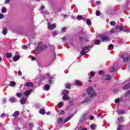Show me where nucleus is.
<instances>
[{
	"label": "nucleus",
	"mask_w": 130,
	"mask_h": 130,
	"mask_svg": "<svg viewBox=\"0 0 130 130\" xmlns=\"http://www.w3.org/2000/svg\"><path fill=\"white\" fill-rule=\"evenodd\" d=\"M115 103H119V100L118 99H117L115 100Z\"/></svg>",
	"instance_id": "nucleus-50"
},
{
	"label": "nucleus",
	"mask_w": 130,
	"mask_h": 130,
	"mask_svg": "<svg viewBox=\"0 0 130 130\" xmlns=\"http://www.w3.org/2000/svg\"><path fill=\"white\" fill-rule=\"evenodd\" d=\"M87 94L89 95V97H94V96L97 95V93L92 86H90L87 89Z\"/></svg>",
	"instance_id": "nucleus-2"
},
{
	"label": "nucleus",
	"mask_w": 130,
	"mask_h": 130,
	"mask_svg": "<svg viewBox=\"0 0 130 130\" xmlns=\"http://www.w3.org/2000/svg\"><path fill=\"white\" fill-rule=\"evenodd\" d=\"M121 129V125L119 124L118 127L117 128V130H120Z\"/></svg>",
	"instance_id": "nucleus-49"
},
{
	"label": "nucleus",
	"mask_w": 130,
	"mask_h": 130,
	"mask_svg": "<svg viewBox=\"0 0 130 130\" xmlns=\"http://www.w3.org/2000/svg\"><path fill=\"white\" fill-rule=\"evenodd\" d=\"M114 71H115V69L114 68H112L110 69V71L111 72V73H113Z\"/></svg>",
	"instance_id": "nucleus-44"
},
{
	"label": "nucleus",
	"mask_w": 130,
	"mask_h": 130,
	"mask_svg": "<svg viewBox=\"0 0 130 130\" xmlns=\"http://www.w3.org/2000/svg\"><path fill=\"white\" fill-rule=\"evenodd\" d=\"M118 120H119V121H120V122H118V123L119 124V123H121V122H122V121H123V118L121 117L120 119L118 118Z\"/></svg>",
	"instance_id": "nucleus-30"
},
{
	"label": "nucleus",
	"mask_w": 130,
	"mask_h": 130,
	"mask_svg": "<svg viewBox=\"0 0 130 130\" xmlns=\"http://www.w3.org/2000/svg\"><path fill=\"white\" fill-rule=\"evenodd\" d=\"M56 27V24H52L51 25V24H50V23H48V28L50 30H53V29H54V28H55Z\"/></svg>",
	"instance_id": "nucleus-7"
},
{
	"label": "nucleus",
	"mask_w": 130,
	"mask_h": 130,
	"mask_svg": "<svg viewBox=\"0 0 130 130\" xmlns=\"http://www.w3.org/2000/svg\"><path fill=\"white\" fill-rule=\"evenodd\" d=\"M100 15V11H96V16H97V17H98V16Z\"/></svg>",
	"instance_id": "nucleus-46"
},
{
	"label": "nucleus",
	"mask_w": 130,
	"mask_h": 130,
	"mask_svg": "<svg viewBox=\"0 0 130 130\" xmlns=\"http://www.w3.org/2000/svg\"><path fill=\"white\" fill-rule=\"evenodd\" d=\"M77 20H79V21H81V20H82V16H81L80 15H78L77 16Z\"/></svg>",
	"instance_id": "nucleus-38"
},
{
	"label": "nucleus",
	"mask_w": 130,
	"mask_h": 130,
	"mask_svg": "<svg viewBox=\"0 0 130 130\" xmlns=\"http://www.w3.org/2000/svg\"><path fill=\"white\" fill-rule=\"evenodd\" d=\"M16 96H17V97L20 98V97H21V96H22V94H21V93H20V92H17V94H16Z\"/></svg>",
	"instance_id": "nucleus-42"
},
{
	"label": "nucleus",
	"mask_w": 130,
	"mask_h": 130,
	"mask_svg": "<svg viewBox=\"0 0 130 130\" xmlns=\"http://www.w3.org/2000/svg\"><path fill=\"white\" fill-rule=\"evenodd\" d=\"M20 114V113H19V111H16L13 114V117H16V116H18Z\"/></svg>",
	"instance_id": "nucleus-17"
},
{
	"label": "nucleus",
	"mask_w": 130,
	"mask_h": 130,
	"mask_svg": "<svg viewBox=\"0 0 130 130\" xmlns=\"http://www.w3.org/2000/svg\"><path fill=\"white\" fill-rule=\"evenodd\" d=\"M89 101H90V98H87L84 101H82V103L83 104L88 103Z\"/></svg>",
	"instance_id": "nucleus-15"
},
{
	"label": "nucleus",
	"mask_w": 130,
	"mask_h": 130,
	"mask_svg": "<svg viewBox=\"0 0 130 130\" xmlns=\"http://www.w3.org/2000/svg\"><path fill=\"white\" fill-rule=\"evenodd\" d=\"M26 102V99H22L21 100H20V103L22 104H25Z\"/></svg>",
	"instance_id": "nucleus-25"
},
{
	"label": "nucleus",
	"mask_w": 130,
	"mask_h": 130,
	"mask_svg": "<svg viewBox=\"0 0 130 130\" xmlns=\"http://www.w3.org/2000/svg\"><path fill=\"white\" fill-rule=\"evenodd\" d=\"M69 103L70 105H74V103H73V102H70Z\"/></svg>",
	"instance_id": "nucleus-61"
},
{
	"label": "nucleus",
	"mask_w": 130,
	"mask_h": 130,
	"mask_svg": "<svg viewBox=\"0 0 130 130\" xmlns=\"http://www.w3.org/2000/svg\"><path fill=\"white\" fill-rule=\"evenodd\" d=\"M126 55L124 54L121 55V58H123L124 62H127L129 60H130V56L129 57H126Z\"/></svg>",
	"instance_id": "nucleus-6"
},
{
	"label": "nucleus",
	"mask_w": 130,
	"mask_h": 130,
	"mask_svg": "<svg viewBox=\"0 0 130 130\" xmlns=\"http://www.w3.org/2000/svg\"><path fill=\"white\" fill-rule=\"evenodd\" d=\"M41 10H44V6H42L41 7Z\"/></svg>",
	"instance_id": "nucleus-60"
},
{
	"label": "nucleus",
	"mask_w": 130,
	"mask_h": 130,
	"mask_svg": "<svg viewBox=\"0 0 130 130\" xmlns=\"http://www.w3.org/2000/svg\"><path fill=\"white\" fill-rule=\"evenodd\" d=\"M61 39H62L63 41H66V40H67V38L64 37L63 38H61Z\"/></svg>",
	"instance_id": "nucleus-55"
},
{
	"label": "nucleus",
	"mask_w": 130,
	"mask_h": 130,
	"mask_svg": "<svg viewBox=\"0 0 130 130\" xmlns=\"http://www.w3.org/2000/svg\"><path fill=\"white\" fill-rule=\"evenodd\" d=\"M90 127L91 129H95V128H96V126H95L94 124H92L91 125Z\"/></svg>",
	"instance_id": "nucleus-37"
},
{
	"label": "nucleus",
	"mask_w": 130,
	"mask_h": 130,
	"mask_svg": "<svg viewBox=\"0 0 130 130\" xmlns=\"http://www.w3.org/2000/svg\"><path fill=\"white\" fill-rule=\"evenodd\" d=\"M91 47L90 46H86L82 48V50L80 52L81 55H85V53L89 52V49Z\"/></svg>",
	"instance_id": "nucleus-4"
},
{
	"label": "nucleus",
	"mask_w": 130,
	"mask_h": 130,
	"mask_svg": "<svg viewBox=\"0 0 130 130\" xmlns=\"http://www.w3.org/2000/svg\"><path fill=\"white\" fill-rule=\"evenodd\" d=\"M62 94L63 95H67V94H69V90H64L62 92Z\"/></svg>",
	"instance_id": "nucleus-22"
},
{
	"label": "nucleus",
	"mask_w": 130,
	"mask_h": 130,
	"mask_svg": "<svg viewBox=\"0 0 130 130\" xmlns=\"http://www.w3.org/2000/svg\"><path fill=\"white\" fill-rule=\"evenodd\" d=\"M4 14L1 13L0 14V19H4Z\"/></svg>",
	"instance_id": "nucleus-47"
},
{
	"label": "nucleus",
	"mask_w": 130,
	"mask_h": 130,
	"mask_svg": "<svg viewBox=\"0 0 130 130\" xmlns=\"http://www.w3.org/2000/svg\"><path fill=\"white\" fill-rule=\"evenodd\" d=\"M3 103H6V102H7V100H6V99H4L2 101Z\"/></svg>",
	"instance_id": "nucleus-54"
},
{
	"label": "nucleus",
	"mask_w": 130,
	"mask_h": 130,
	"mask_svg": "<svg viewBox=\"0 0 130 130\" xmlns=\"http://www.w3.org/2000/svg\"><path fill=\"white\" fill-rule=\"evenodd\" d=\"M111 79V77L109 75H107L105 76V80H108Z\"/></svg>",
	"instance_id": "nucleus-24"
},
{
	"label": "nucleus",
	"mask_w": 130,
	"mask_h": 130,
	"mask_svg": "<svg viewBox=\"0 0 130 130\" xmlns=\"http://www.w3.org/2000/svg\"><path fill=\"white\" fill-rule=\"evenodd\" d=\"M63 100H69V99H70V97L68 94H63Z\"/></svg>",
	"instance_id": "nucleus-14"
},
{
	"label": "nucleus",
	"mask_w": 130,
	"mask_h": 130,
	"mask_svg": "<svg viewBox=\"0 0 130 130\" xmlns=\"http://www.w3.org/2000/svg\"><path fill=\"white\" fill-rule=\"evenodd\" d=\"M66 30H67V27H62L61 28V32H66Z\"/></svg>",
	"instance_id": "nucleus-40"
},
{
	"label": "nucleus",
	"mask_w": 130,
	"mask_h": 130,
	"mask_svg": "<svg viewBox=\"0 0 130 130\" xmlns=\"http://www.w3.org/2000/svg\"><path fill=\"white\" fill-rule=\"evenodd\" d=\"M26 87H30V88H32L34 84L31 82H28L25 84Z\"/></svg>",
	"instance_id": "nucleus-10"
},
{
	"label": "nucleus",
	"mask_w": 130,
	"mask_h": 130,
	"mask_svg": "<svg viewBox=\"0 0 130 130\" xmlns=\"http://www.w3.org/2000/svg\"><path fill=\"white\" fill-rule=\"evenodd\" d=\"M50 115V112H48L47 113V115Z\"/></svg>",
	"instance_id": "nucleus-63"
},
{
	"label": "nucleus",
	"mask_w": 130,
	"mask_h": 130,
	"mask_svg": "<svg viewBox=\"0 0 130 130\" xmlns=\"http://www.w3.org/2000/svg\"><path fill=\"white\" fill-rule=\"evenodd\" d=\"M18 74L19 76H22V72L21 71H18Z\"/></svg>",
	"instance_id": "nucleus-56"
},
{
	"label": "nucleus",
	"mask_w": 130,
	"mask_h": 130,
	"mask_svg": "<svg viewBox=\"0 0 130 130\" xmlns=\"http://www.w3.org/2000/svg\"><path fill=\"white\" fill-rule=\"evenodd\" d=\"M35 57H32V58H31V60H35Z\"/></svg>",
	"instance_id": "nucleus-62"
},
{
	"label": "nucleus",
	"mask_w": 130,
	"mask_h": 130,
	"mask_svg": "<svg viewBox=\"0 0 130 130\" xmlns=\"http://www.w3.org/2000/svg\"><path fill=\"white\" fill-rule=\"evenodd\" d=\"M52 36L54 37L55 36H56V35H57V32H56V31H53L52 33Z\"/></svg>",
	"instance_id": "nucleus-41"
},
{
	"label": "nucleus",
	"mask_w": 130,
	"mask_h": 130,
	"mask_svg": "<svg viewBox=\"0 0 130 130\" xmlns=\"http://www.w3.org/2000/svg\"><path fill=\"white\" fill-rule=\"evenodd\" d=\"M100 4H101V2L100 1H97L96 2V5H100Z\"/></svg>",
	"instance_id": "nucleus-58"
},
{
	"label": "nucleus",
	"mask_w": 130,
	"mask_h": 130,
	"mask_svg": "<svg viewBox=\"0 0 130 130\" xmlns=\"http://www.w3.org/2000/svg\"><path fill=\"white\" fill-rule=\"evenodd\" d=\"M86 23L89 25H91L92 24V22H91V21L90 20V19H87L86 20Z\"/></svg>",
	"instance_id": "nucleus-31"
},
{
	"label": "nucleus",
	"mask_w": 130,
	"mask_h": 130,
	"mask_svg": "<svg viewBox=\"0 0 130 130\" xmlns=\"http://www.w3.org/2000/svg\"><path fill=\"white\" fill-rule=\"evenodd\" d=\"M90 76L91 77H94V76H95V73L94 72H90Z\"/></svg>",
	"instance_id": "nucleus-45"
},
{
	"label": "nucleus",
	"mask_w": 130,
	"mask_h": 130,
	"mask_svg": "<svg viewBox=\"0 0 130 130\" xmlns=\"http://www.w3.org/2000/svg\"><path fill=\"white\" fill-rule=\"evenodd\" d=\"M65 85H66V88H67V89H70V88H71V85L70 84L67 83Z\"/></svg>",
	"instance_id": "nucleus-35"
},
{
	"label": "nucleus",
	"mask_w": 130,
	"mask_h": 130,
	"mask_svg": "<svg viewBox=\"0 0 130 130\" xmlns=\"http://www.w3.org/2000/svg\"><path fill=\"white\" fill-rule=\"evenodd\" d=\"M6 57L7 58H9L10 57H12V54H11L10 53H7L6 54Z\"/></svg>",
	"instance_id": "nucleus-26"
},
{
	"label": "nucleus",
	"mask_w": 130,
	"mask_h": 130,
	"mask_svg": "<svg viewBox=\"0 0 130 130\" xmlns=\"http://www.w3.org/2000/svg\"><path fill=\"white\" fill-rule=\"evenodd\" d=\"M7 12V8H6V7H3L2 8V13H6Z\"/></svg>",
	"instance_id": "nucleus-27"
},
{
	"label": "nucleus",
	"mask_w": 130,
	"mask_h": 130,
	"mask_svg": "<svg viewBox=\"0 0 130 130\" xmlns=\"http://www.w3.org/2000/svg\"><path fill=\"white\" fill-rule=\"evenodd\" d=\"M9 3H10V0H6L5 4H9Z\"/></svg>",
	"instance_id": "nucleus-57"
},
{
	"label": "nucleus",
	"mask_w": 130,
	"mask_h": 130,
	"mask_svg": "<svg viewBox=\"0 0 130 130\" xmlns=\"http://www.w3.org/2000/svg\"><path fill=\"white\" fill-rule=\"evenodd\" d=\"M15 130H20V128L16 127V128H15Z\"/></svg>",
	"instance_id": "nucleus-64"
},
{
	"label": "nucleus",
	"mask_w": 130,
	"mask_h": 130,
	"mask_svg": "<svg viewBox=\"0 0 130 130\" xmlns=\"http://www.w3.org/2000/svg\"><path fill=\"white\" fill-rule=\"evenodd\" d=\"M129 88H130V83H128L125 86L123 87L122 89H123V90H127V89H129Z\"/></svg>",
	"instance_id": "nucleus-12"
},
{
	"label": "nucleus",
	"mask_w": 130,
	"mask_h": 130,
	"mask_svg": "<svg viewBox=\"0 0 130 130\" xmlns=\"http://www.w3.org/2000/svg\"><path fill=\"white\" fill-rule=\"evenodd\" d=\"M57 106H58V107H59V108H61L62 107V106H63V102H61L59 103L58 104Z\"/></svg>",
	"instance_id": "nucleus-19"
},
{
	"label": "nucleus",
	"mask_w": 130,
	"mask_h": 130,
	"mask_svg": "<svg viewBox=\"0 0 130 130\" xmlns=\"http://www.w3.org/2000/svg\"><path fill=\"white\" fill-rule=\"evenodd\" d=\"M2 33L3 35H6V34H8V29H7V28L6 27L3 28V30L2 31Z\"/></svg>",
	"instance_id": "nucleus-13"
},
{
	"label": "nucleus",
	"mask_w": 130,
	"mask_h": 130,
	"mask_svg": "<svg viewBox=\"0 0 130 130\" xmlns=\"http://www.w3.org/2000/svg\"><path fill=\"white\" fill-rule=\"evenodd\" d=\"M49 88H50V86H49V85L46 84V85L45 86V88H44V90L45 91H48V90H49Z\"/></svg>",
	"instance_id": "nucleus-16"
},
{
	"label": "nucleus",
	"mask_w": 130,
	"mask_h": 130,
	"mask_svg": "<svg viewBox=\"0 0 130 130\" xmlns=\"http://www.w3.org/2000/svg\"><path fill=\"white\" fill-rule=\"evenodd\" d=\"M32 93V89H30L29 90H26L23 94L24 96H26L28 98V96L30 95Z\"/></svg>",
	"instance_id": "nucleus-8"
},
{
	"label": "nucleus",
	"mask_w": 130,
	"mask_h": 130,
	"mask_svg": "<svg viewBox=\"0 0 130 130\" xmlns=\"http://www.w3.org/2000/svg\"><path fill=\"white\" fill-rule=\"evenodd\" d=\"M47 46L46 45H43L42 42H39L38 43V46L36 48V52L39 53L41 50H43V49H46Z\"/></svg>",
	"instance_id": "nucleus-1"
},
{
	"label": "nucleus",
	"mask_w": 130,
	"mask_h": 130,
	"mask_svg": "<svg viewBox=\"0 0 130 130\" xmlns=\"http://www.w3.org/2000/svg\"><path fill=\"white\" fill-rule=\"evenodd\" d=\"M114 93H116V92H118V90L116 89H114Z\"/></svg>",
	"instance_id": "nucleus-59"
},
{
	"label": "nucleus",
	"mask_w": 130,
	"mask_h": 130,
	"mask_svg": "<svg viewBox=\"0 0 130 130\" xmlns=\"http://www.w3.org/2000/svg\"><path fill=\"white\" fill-rule=\"evenodd\" d=\"M111 26H115L116 25V22L115 21H111L110 22Z\"/></svg>",
	"instance_id": "nucleus-29"
},
{
	"label": "nucleus",
	"mask_w": 130,
	"mask_h": 130,
	"mask_svg": "<svg viewBox=\"0 0 130 130\" xmlns=\"http://www.w3.org/2000/svg\"><path fill=\"white\" fill-rule=\"evenodd\" d=\"M62 118H59L58 119V123H61L62 122Z\"/></svg>",
	"instance_id": "nucleus-34"
},
{
	"label": "nucleus",
	"mask_w": 130,
	"mask_h": 130,
	"mask_svg": "<svg viewBox=\"0 0 130 130\" xmlns=\"http://www.w3.org/2000/svg\"><path fill=\"white\" fill-rule=\"evenodd\" d=\"M22 49H27V48H28V46H27V45H23L22 46Z\"/></svg>",
	"instance_id": "nucleus-43"
},
{
	"label": "nucleus",
	"mask_w": 130,
	"mask_h": 130,
	"mask_svg": "<svg viewBox=\"0 0 130 130\" xmlns=\"http://www.w3.org/2000/svg\"><path fill=\"white\" fill-rule=\"evenodd\" d=\"M87 117V116L86 115H83V116H82V120H82V121H85V119H86V117Z\"/></svg>",
	"instance_id": "nucleus-39"
},
{
	"label": "nucleus",
	"mask_w": 130,
	"mask_h": 130,
	"mask_svg": "<svg viewBox=\"0 0 130 130\" xmlns=\"http://www.w3.org/2000/svg\"><path fill=\"white\" fill-rule=\"evenodd\" d=\"M20 59V56L18 55L14 56L13 58V60L14 61H17V60H19Z\"/></svg>",
	"instance_id": "nucleus-11"
},
{
	"label": "nucleus",
	"mask_w": 130,
	"mask_h": 130,
	"mask_svg": "<svg viewBox=\"0 0 130 130\" xmlns=\"http://www.w3.org/2000/svg\"><path fill=\"white\" fill-rule=\"evenodd\" d=\"M59 113H60V114L63 115V114H64V111H60Z\"/></svg>",
	"instance_id": "nucleus-51"
},
{
	"label": "nucleus",
	"mask_w": 130,
	"mask_h": 130,
	"mask_svg": "<svg viewBox=\"0 0 130 130\" xmlns=\"http://www.w3.org/2000/svg\"><path fill=\"white\" fill-rule=\"evenodd\" d=\"M101 43V41L99 40H95L94 42V44H95V45H98L99 44H100Z\"/></svg>",
	"instance_id": "nucleus-21"
},
{
	"label": "nucleus",
	"mask_w": 130,
	"mask_h": 130,
	"mask_svg": "<svg viewBox=\"0 0 130 130\" xmlns=\"http://www.w3.org/2000/svg\"><path fill=\"white\" fill-rule=\"evenodd\" d=\"M100 38L103 42H107V41H109L110 39L106 36L103 35L102 36H100Z\"/></svg>",
	"instance_id": "nucleus-5"
},
{
	"label": "nucleus",
	"mask_w": 130,
	"mask_h": 130,
	"mask_svg": "<svg viewBox=\"0 0 130 130\" xmlns=\"http://www.w3.org/2000/svg\"><path fill=\"white\" fill-rule=\"evenodd\" d=\"M115 30L112 29L111 30V33H116L117 32H119V31H123V26H119L118 25H116L115 27Z\"/></svg>",
	"instance_id": "nucleus-3"
},
{
	"label": "nucleus",
	"mask_w": 130,
	"mask_h": 130,
	"mask_svg": "<svg viewBox=\"0 0 130 130\" xmlns=\"http://www.w3.org/2000/svg\"><path fill=\"white\" fill-rule=\"evenodd\" d=\"M48 83L49 84H52V80L51 79L49 80Z\"/></svg>",
	"instance_id": "nucleus-53"
},
{
	"label": "nucleus",
	"mask_w": 130,
	"mask_h": 130,
	"mask_svg": "<svg viewBox=\"0 0 130 130\" xmlns=\"http://www.w3.org/2000/svg\"><path fill=\"white\" fill-rule=\"evenodd\" d=\"M9 101L11 102V103H15V102H17V99L15 98L12 97L9 99Z\"/></svg>",
	"instance_id": "nucleus-9"
},
{
	"label": "nucleus",
	"mask_w": 130,
	"mask_h": 130,
	"mask_svg": "<svg viewBox=\"0 0 130 130\" xmlns=\"http://www.w3.org/2000/svg\"><path fill=\"white\" fill-rule=\"evenodd\" d=\"M99 75H104V72H103V71H100V72H99Z\"/></svg>",
	"instance_id": "nucleus-48"
},
{
	"label": "nucleus",
	"mask_w": 130,
	"mask_h": 130,
	"mask_svg": "<svg viewBox=\"0 0 130 130\" xmlns=\"http://www.w3.org/2000/svg\"><path fill=\"white\" fill-rule=\"evenodd\" d=\"M8 116H9V115L6 114L5 113H3V114H2L1 115V117H3V118H4V117H8Z\"/></svg>",
	"instance_id": "nucleus-32"
},
{
	"label": "nucleus",
	"mask_w": 130,
	"mask_h": 130,
	"mask_svg": "<svg viewBox=\"0 0 130 130\" xmlns=\"http://www.w3.org/2000/svg\"><path fill=\"white\" fill-rule=\"evenodd\" d=\"M73 116H74V115L72 114L71 116H70L68 118H67L66 120H65V122H64V123H66V122H68V121H69V120H70V119H71V118H72V117H73Z\"/></svg>",
	"instance_id": "nucleus-18"
},
{
	"label": "nucleus",
	"mask_w": 130,
	"mask_h": 130,
	"mask_svg": "<svg viewBox=\"0 0 130 130\" xmlns=\"http://www.w3.org/2000/svg\"><path fill=\"white\" fill-rule=\"evenodd\" d=\"M75 85H79V86H81V85H82V83L79 81H75Z\"/></svg>",
	"instance_id": "nucleus-33"
},
{
	"label": "nucleus",
	"mask_w": 130,
	"mask_h": 130,
	"mask_svg": "<svg viewBox=\"0 0 130 130\" xmlns=\"http://www.w3.org/2000/svg\"><path fill=\"white\" fill-rule=\"evenodd\" d=\"M109 50H111V49H113V45L110 44L109 46Z\"/></svg>",
	"instance_id": "nucleus-36"
},
{
	"label": "nucleus",
	"mask_w": 130,
	"mask_h": 130,
	"mask_svg": "<svg viewBox=\"0 0 130 130\" xmlns=\"http://www.w3.org/2000/svg\"><path fill=\"white\" fill-rule=\"evenodd\" d=\"M15 85H16V82H13V81L10 82V86H11V87H15Z\"/></svg>",
	"instance_id": "nucleus-23"
},
{
	"label": "nucleus",
	"mask_w": 130,
	"mask_h": 130,
	"mask_svg": "<svg viewBox=\"0 0 130 130\" xmlns=\"http://www.w3.org/2000/svg\"><path fill=\"white\" fill-rule=\"evenodd\" d=\"M41 114H45V110L41 109L39 111Z\"/></svg>",
	"instance_id": "nucleus-28"
},
{
	"label": "nucleus",
	"mask_w": 130,
	"mask_h": 130,
	"mask_svg": "<svg viewBox=\"0 0 130 130\" xmlns=\"http://www.w3.org/2000/svg\"><path fill=\"white\" fill-rule=\"evenodd\" d=\"M89 119H90V120H93V119H94V116H91L89 117Z\"/></svg>",
	"instance_id": "nucleus-52"
},
{
	"label": "nucleus",
	"mask_w": 130,
	"mask_h": 130,
	"mask_svg": "<svg viewBox=\"0 0 130 130\" xmlns=\"http://www.w3.org/2000/svg\"><path fill=\"white\" fill-rule=\"evenodd\" d=\"M118 114H123V113H125V111L123 110H119L118 111Z\"/></svg>",
	"instance_id": "nucleus-20"
}]
</instances>
